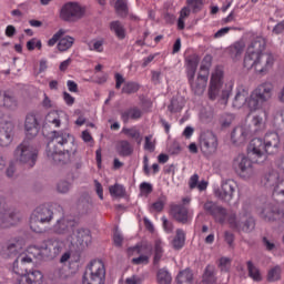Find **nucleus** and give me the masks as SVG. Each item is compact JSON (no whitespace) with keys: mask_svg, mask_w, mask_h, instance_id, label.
<instances>
[{"mask_svg":"<svg viewBox=\"0 0 284 284\" xmlns=\"http://www.w3.org/2000/svg\"><path fill=\"white\" fill-rule=\"evenodd\" d=\"M89 50H92L94 52H102L103 51V39L99 40H91L89 43Z\"/></svg>","mask_w":284,"mask_h":284,"instance_id":"3c124183","label":"nucleus"},{"mask_svg":"<svg viewBox=\"0 0 284 284\" xmlns=\"http://www.w3.org/2000/svg\"><path fill=\"white\" fill-rule=\"evenodd\" d=\"M109 192L113 199H121L122 196H125V187H123L121 184L109 186Z\"/></svg>","mask_w":284,"mask_h":284,"instance_id":"e433bc0d","label":"nucleus"},{"mask_svg":"<svg viewBox=\"0 0 284 284\" xmlns=\"http://www.w3.org/2000/svg\"><path fill=\"white\" fill-rule=\"evenodd\" d=\"M61 114H63L61 111L49 112L47 115L48 123H52L55 128H59L61 125Z\"/></svg>","mask_w":284,"mask_h":284,"instance_id":"58836bf2","label":"nucleus"},{"mask_svg":"<svg viewBox=\"0 0 284 284\" xmlns=\"http://www.w3.org/2000/svg\"><path fill=\"white\" fill-rule=\"evenodd\" d=\"M280 215L281 213L276 212V209L272 205H266L261 212V216L264 221H276Z\"/></svg>","mask_w":284,"mask_h":284,"instance_id":"c85d7f7f","label":"nucleus"},{"mask_svg":"<svg viewBox=\"0 0 284 284\" xmlns=\"http://www.w3.org/2000/svg\"><path fill=\"white\" fill-rule=\"evenodd\" d=\"M190 8L184 7L181 11H180V17L178 20V28L179 30H184L185 29V19H187V17H190Z\"/></svg>","mask_w":284,"mask_h":284,"instance_id":"c03bdc74","label":"nucleus"},{"mask_svg":"<svg viewBox=\"0 0 284 284\" xmlns=\"http://www.w3.org/2000/svg\"><path fill=\"white\" fill-rule=\"evenodd\" d=\"M115 152L120 156H130L134 152V149L128 140H120L115 144Z\"/></svg>","mask_w":284,"mask_h":284,"instance_id":"a878e982","label":"nucleus"},{"mask_svg":"<svg viewBox=\"0 0 284 284\" xmlns=\"http://www.w3.org/2000/svg\"><path fill=\"white\" fill-rule=\"evenodd\" d=\"M122 134H125V136H128L129 139H134L135 141H138V143H141V133L139 132V130L134 128L132 129L123 128Z\"/></svg>","mask_w":284,"mask_h":284,"instance_id":"49530a36","label":"nucleus"},{"mask_svg":"<svg viewBox=\"0 0 284 284\" xmlns=\"http://www.w3.org/2000/svg\"><path fill=\"white\" fill-rule=\"evenodd\" d=\"M232 266V260L229 257H221L219 267L222 272H230V267Z\"/></svg>","mask_w":284,"mask_h":284,"instance_id":"5fc2aeb1","label":"nucleus"},{"mask_svg":"<svg viewBox=\"0 0 284 284\" xmlns=\"http://www.w3.org/2000/svg\"><path fill=\"white\" fill-rule=\"evenodd\" d=\"M186 3L192 8L193 12H199L203 8V0H186Z\"/></svg>","mask_w":284,"mask_h":284,"instance_id":"4d7b16f0","label":"nucleus"},{"mask_svg":"<svg viewBox=\"0 0 284 284\" xmlns=\"http://www.w3.org/2000/svg\"><path fill=\"white\" fill-rule=\"evenodd\" d=\"M248 152L255 154V156H263L268 151L263 139L254 138L248 145Z\"/></svg>","mask_w":284,"mask_h":284,"instance_id":"b1692460","label":"nucleus"},{"mask_svg":"<svg viewBox=\"0 0 284 284\" xmlns=\"http://www.w3.org/2000/svg\"><path fill=\"white\" fill-rule=\"evenodd\" d=\"M0 106L8 108L9 110H13V108H17V101L14 100V98H12L8 93H4V94L0 93Z\"/></svg>","mask_w":284,"mask_h":284,"instance_id":"72a5a7b5","label":"nucleus"},{"mask_svg":"<svg viewBox=\"0 0 284 284\" xmlns=\"http://www.w3.org/2000/svg\"><path fill=\"white\" fill-rule=\"evenodd\" d=\"M150 261V256L149 255H140L136 258L132 260V263H134V265H148Z\"/></svg>","mask_w":284,"mask_h":284,"instance_id":"680f3d73","label":"nucleus"},{"mask_svg":"<svg viewBox=\"0 0 284 284\" xmlns=\"http://www.w3.org/2000/svg\"><path fill=\"white\" fill-rule=\"evenodd\" d=\"M61 252V247L54 246V244H49L45 248L41 250L37 246H30L26 252L19 254L17 260L13 262L12 272L14 274H20L23 272L20 265H26L28 263H32V256H39V254H45L53 258V256L59 255Z\"/></svg>","mask_w":284,"mask_h":284,"instance_id":"7ed1b4c3","label":"nucleus"},{"mask_svg":"<svg viewBox=\"0 0 284 284\" xmlns=\"http://www.w3.org/2000/svg\"><path fill=\"white\" fill-rule=\"evenodd\" d=\"M200 61L201 58H199V54L196 53L189 55L185 59L186 77L189 79L191 89L195 94H203V92H205V88L207 85V77H210V68H212V57H204L200 67V73L197 75V79L196 81H194V77L196 75V69L199 68Z\"/></svg>","mask_w":284,"mask_h":284,"instance_id":"f257e3e1","label":"nucleus"},{"mask_svg":"<svg viewBox=\"0 0 284 284\" xmlns=\"http://www.w3.org/2000/svg\"><path fill=\"white\" fill-rule=\"evenodd\" d=\"M171 214L179 223H190L194 216V211L179 204L171 207Z\"/></svg>","mask_w":284,"mask_h":284,"instance_id":"f3484780","label":"nucleus"},{"mask_svg":"<svg viewBox=\"0 0 284 284\" xmlns=\"http://www.w3.org/2000/svg\"><path fill=\"white\" fill-rule=\"evenodd\" d=\"M234 192H236V182L234 180L223 181L221 187L214 190L215 196L226 203L234 199Z\"/></svg>","mask_w":284,"mask_h":284,"instance_id":"2eb2a0df","label":"nucleus"},{"mask_svg":"<svg viewBox=\"0 0 284 284\" xmlns=\"http://www.w3.org/2000/svg\"><path fill=\"white\" fill-rule=\"evenodd\" d=\"M24 132L27 139H34V136L39 134V121L37 120V115L30 113L26 116Z\"/></svg>","mask_w":284,"mask_h":284,"instance_id":"4be33fe9","label":"nucleus"},{"mask_svg":"<svg viewBox=\"0 0 284 284\" xmlns=\"http://www.w3.org/2000/svg\"><path fill=\"white\" fill-rule=\"evenodd\" d=\"M85 14V8H83L78 2H67L59 11V17L62 21H68L69 23H74L80 19H83Z\"/></svg>","mask_w":284,"mask_h":284,"instance_id":"1a4fd4ad","label":"nucleus"},{"mask_svg":"<svg viewBox=\"0 0 284 284\" xmlns=\"http://www.w3.org/2000/svg\"><path fill=\"white\" fill-rule=\"evenodd\" d=\"M53 219V213L50 209L45 206H39L37 207L31 216L29 225L33 232H41V223H50Z\"/></svg>","mask_w":284,"mask_h":284,"instance_id":"9d476101","label":"nucleus"},{"mask_svg":"<svg viewBox=\"0 0 284 284\" xmlns=\"http://www.w3.org/2000/svg\"><path fill=\"white\" fill-rule=\"evenodd\" d=\"M278 143H281L278 133H268L264 138V145L266 146L267 152H270V148H278Z\"/></svg>","mask_w":284,"mask_h":284,"instance_id":"7c9ffc66","label":"nucleus"},{"mask_svg":"<svg viewBox=\"0 0 284 284\" xmlns=\"http://www.w3.org/2000/svg\"><path fill=\"white\" fill-rule=\"evenodd\" d=\"M158 283L159 284H170L172 283V275L170 274V272L165 271V270H160L158 272Z\"/></svg>","mask_w":284,"mask_h":284,"instance_id":"de8ad7c7","label":"nucleus"},{"mask_svg":"<svg viewBox=\"0 0 284 284\" xmlns=\"http://www.w3.org/2000/svg\"><path fill=\"white\" fill-rule=\"evenodd\" d=\"M192 281H194V275L190 270H184L176 276V284H192Z\"/></svg>","mask_w":284,"mask_h":284,"instance_id":"473e14b6","label":"nucleus"},{"mask_svg":"<svg viewBox=\"0 0 284 284\" xmlns=\"http://www.w3.org/2000/svg\"><path fill=\"white\" fill-rule=\"evenodd\" d=\"M156 148V140H154L153 135H146L144 138V150H148V152H154Z\"/></svg>","mask_w":284,"mask_h":284,"instance_id":"8fccbe9b","label":"nucleus"},{"mask_svg":"<svg viewBox=\"0 0 284 284\" xmlns=\"http://www.w3.org/2000/svg\"><path fill=\"white\" fill-rule=\"evenodd\" d=\"M68 241L70 243H79V245H88L89 243H92V236L90 235L89 231H79L77 235V241H74V237H68Z\"/></svg>","mask_w":284,"mask_h":284,"instance_id":"cd10ccee","label":"nucleus"},{"mask_svg":"<svg viewBox=\"0 0 284 284\" xmlns=\"http://www.w3.org/2000/svg\"><path fill=\"white\" fill-rule=\"evenodd\" d=\"M281 266H275L268 271L267 278L271 283H276V281H281L282 274Z\"/></svg>","mask_w":284,"mask_h":284,"instance_id":"a18cd8bd","label":"nucleus"},{"mask_svg":"<svg viewBox=\"0 0 284 284\" xmlns=\"http://www.w3.org/2000/svg\"><path fill=\"white\" fill-rule=\"evenodd\" d=\"M21 245H22V242L20 241L10 242L7 245L6 254L8 256H14V254H19V250H21Z\"/></svg>","mask_w":284,"mask_h":284,"instance_id":"79ce46f5","label":"nucleus"},{"mask_svg":"<svg viewBox=\"0 0 284 284\" xmlns=\"http://www.w3.org/2000/svg\"><path fill=\"white\" fill-rule=\"evenodd\" d=\"M82 284H105V265L99 261H92L85 268Z\"/></svg>","mask_w":284,"mask_h":284,"instance_id":"0eeeda50","label":"nucleus"},{"mask_svg":"<svg viewBox=\"0 0 284 284\" xmlns=\"http://www.w3.org/2000/svg\"><path fill=\"white\" fill-rule=\"evenodd\" d=\"M232 121H234V115L226 114L221 119V123L223 128H229V125H232Z\"/></svg>","mask_w":284,"mask_h":284,"instance_id":"e2e57ef3","label":"nucleus"},{"mask_svg":"<svg viewBox=\"0 0 284 284\" xmlns=\"http://www.w3.org/2000/svg\"><path fill=\"white\" fill-rule=\"evenodd\" d=\"M113 243L116 247H121L123 245V235H121L118 231L113 234Z\"/></svg>","mask_w":284,"mask_h":284,"instance_id":"69168bd1","label":"nucleus"},{"mask_svg":"<svg viewBox=\"0 0 284 284\" xmlns=\"http://www.w3.org/2000/svg\"><path fill=\"white\" fill-rule=\"evenodd\" d=\"M162 223H163L164 232H166V234H171L172 230H174V226L170 221H168V217L163 216Z\"/></svg>","mask_w":284,"mask_h":284,"instance_id":"0e129e2a","label":"nucleus"},{"mask_svg":"<svg viewBox=\"0 0 284 284\" xmlns=\"http://www.w3.org/2000/svg\"><path fill=\"white\" fill-rule=\"evenodd\" d=\"M47 45H49V48L57 45L59 52H68V50L74 45V38L65 36V29H59L52 38L48 40Z\"/></svg>","mask_w":284,"mask_h":284,"instance_id":"9b49d317","label":"nucleus"},{"mask_svg":"<svg viewBox=\"0 0 284 284\" xmlns=\"http://www.w3.org/2000/svg\"><path fill=\"white\" fill-rule=\"evenodd\" d=\"M203 282L206 284H214L216 283V275L214 266H207L205 268L204 275H203Z\"/></svg>","mask_w":284,"mask_h":284,"instance_id":"4c0bfd02","label":"nucleus"},{"mask_svg":"<svg viewBox=\"0 0 284 284\" xmlns=\"http://www.w3.org/2000/svg\"><path fill=\"white\" fill-rule=\"evenodd\" d=\"M247 101H250L247 90L239 89L233 101V106L237 110L243 108V105L247 108Z\"/></svg>","mask_w":284,"mask_h":284,"instance_id":"bb28decb","label":"nucleus"},{"mask_svg":"<svg viewBox=\"0 0 284 284\" xmlns=\"http://www.w3.org/2000/svg\"><path fill=\"white\" fill-rule=\"evenodd\" d=\"M110 30L111 32H114L118 39H125V28H123V24H121V22L119 21L111 22Z\"/></svg>","mask_w":284,"mask_h":284,"instance_id":"c9c22d12","label":"nucleus"},{"mask_svg":"<svg viewBox=\"0 0 284 284\" xmlns=\"http://www.w3.org/2000/svg\"><path fill=\"white\" fill-rule=\"evenodd\" d=\"M14 132V124L12 122H6L0 124V145L8 148L12 143V136Z\"/></svg>","mask_w":284,"mask_h":284,"instance_id":"aec40b11","label":"nucleus"},{"mask_svg":"<svg viewBox=\"0 0 284 284\" xmlns=\"http://www.w3.org/2000/svg\"><path fill=\"white\" fill-rule=\"evenodd\" d=\"M163 256V241L155 240L154 242V263H159Z\"/></svg>","mask_w":284,"mask_h":284,"instance_id":"37998d69","label":"nucleus"},{"mask_svg":"<svg viewBox=\"0 0 284 284\" xmlns=\"http://www.w3.org/2000/svg\"><path fill=\"white\" fill-rule=\"evenodd\" d=\"M233 168L236 172L244 176V179L254 174V170H252V161H250V159L243 154H240L234 159Z\"/></svg>","mask_w":284,"mask_h":284,"instance_id":"dca6fc26","label":"nucleus"},{"mask_svg":"<svg viewBox=\"0 0 284 284\" xmlns=\"http://www.w3.org/2000/svg\"><path fill=\"white\" fill-rule=\"evenodd\" d=\"M204 210L207 214L214 216L219 223H223L225 221V209L216 205V203L212 201H207L204 203Z\"/></svg>","mask_w":284,"mask_h":284,"instance_id":"5701e85b","label":"nucleus"},{"mask_svg":"<svg viewBox=\"0 0 284 284\" xmlns=\"http://www.w3.org/2000/svg\"><path fill=\"white\" fill-rule=\"evenodd\" d=\"M21 221L19 213H12L6 207H0V227H12V225H17Z\"/></svg>","mask_w":284,"mask_h":284,"instance_id":"412c9836","label":"nucleus"},{"mask_svg":"<svg viewBox=\"0 0 284 284\" xmlns=\"http://www.w3.org/2000/svg\"><path fill=\"white\" fill-rule=\"evenodd\" d=\"M77 152L74 138L67 132H54L47 146V156L51 163H68L70 154Z\"/></svg>","mask_w":284,"mask_h":284,"instance_id":"f03ea898","label":"nucleus"},{"mask_svg":"<svg viewBox=\"0 0 284 284\" xmlns=\"http://www.w3.org/2000/svg\"><path fill=\"white\" fill-rule=\"evenodd\" d=\"M200 148L204 154H214L219 148V139L212 131H206L201 134Z\"/></svg>","mask_w":284,"mask_h":284,"instance_id":"ddd939ff","label":"nucleus"},{"mask_svg":"<svg viewBox=\"0 0 284 284\" xmlns=\"http://www.w3.org/2000/svg\"><path fill=\"white\" fill-rule=\"evenodd\" d=\"M229 223L232 227L242 230L243 232H252L254 229V219L250 214L245 213L240 216L231 215L229 217Z\"/></svg>","mask_w":284,"mask_h":284,"instance_id":"4468645a","label":"nucleus"},{"mask_svg":"<svg viewBox=\"0 0 284 284\" xmlns=\"http://www.w3.org/2000/svg\"><path fill=\"white\" fill-rule=\"evenodd\" d=\"M134 252H136V254H141V252H144L145 254H148V256H152V248L148 246H135L133 248H129V254H134Z\"/></svg>","mask_w":284,"mask_h":284,"instance_id":"6e6d98bb","label":"nucleus"},{"mask_svg":"<svg viewBox=\"0 0 284 284\" xmlns=\"http://www.w3.org/2000/svg\"><path fill=\"white\" fill-rule=\"evenodd\" d=\"M247 270H248V276L256 281L257 283L260 281H263V276H261V271L252 262H247Z\"/></svg>","mask_w":284,"mask_h":284,"instance_id":"ea45409f","label":"nucleus"},{"mask_svg":"<svg viewBox=\"0 0 284 284\" xmlns=\"http://www.w3.org/2000/svg\"><path fill=\"white\" fill-rule=\"evenodd\" d=\"M126 284H141V277L133 275L132 277L126 278Z\"/></svg>","mask_w":284,"mask_h":284,"instance_id":"774afa93","label":"nucleus"},{"mask_svg":"<svg viewBox=\"0 0 284 284\" xmlns=\"http://www.w3.org/2000/svg\"><path fill=\"white\" fill-rule=\"evenodd\" d=\"M265 38L260 36L254 37L246 49L245 57H250L252 59L253 57H261L265 54Z\"/></svg>","mask_w":284,"mask_h":284,"instance_id":"a211bd4d","label":"nucleus"},{"mask_svg":"<svg viewBox=\"0 0 284 284\" xmlns=\"http://www.w3.org/2000/svg\"><path fill=\"white\" fill-rule=\"evenodd\" d=\"M58 192H60L61 194H65V192H70V183L60 182L58 184Z\"/></svg>","mask_w":284,"mask_h":284,"instance_id":"338daca9","label":"nucleus"},{"mask_svg":"<svg viewBox=\"0 0 284 284\" xmlns=\"http://www.w3.org/2000/svg\"><path fill=\"white\" fill-rule=\"evenodd\" d=\"M16 161L26 165L27 168H34L37 158L39 156V150L28 141H23L14 151L13 154Z\"/></svg>","mask_w":284,"mask_h":284,"instance_id":"423d86ee","label":"nucleus"},{"mask_svg":"<svg viewBox=\"0 0 284 284\" xmlns=\"http://www.w3.org/2000/svg\"><path fill=\"white\" fill-rule=\"evenodd\" d=\"M173 250H182L183 245H185V232L181 229L176 230V234L171 242Z\"/></svg>","mask_w":284,"mask_h":284,"instance_id":"c756f323","label":"nucleus"},{"mask_svg":"<svg viewBox=\"0 0 284 284\" xmlns=\"http://www.w3.org/2000/svg\"><path fill=\"white\" fill-rule=\"evenodd\" d=\"M115 10L120 17L128 14V2L125 0H118L115 2Z\"/></svg>","mask_w":284,"mask_h":284,"instance_id":"09e8293b","label":"nucleus"},{"mask_svg":"<svg viewBox=\"0 0 284 284\" xmlns=\"http://www.w3.org/2000/svg\"><path fill=\"white\" fill-rule=\"evenodd\" d=\"M231 139L233 143H245V139H247V132L242 126H237L232 132Z\"/></svg>","mask_w":284,"mask_h":284,"instance_id":"2f4dec72","label":"nucleus"},{"mask_svg":"<svg viewBox=\"0 0 284 284\" xmlns=\"http://www.w3.org/2000/svg\"><path fill=\"white\" fill-rule=\"evenodd\" d=\"M62 99L65 103V105H68L69 108H72V105H74V97H72V94L68 93V91H64L62 93Z\"/></svg>","mask_w":284,"mask_h":284,"instance_id":"052dcab7","label":"nucleus"},{"mask_svg":"<svg viewBox=\"0 0 284 284\" xmlns=\"http://www.w3.org/2000/svg\"><path fill=\"white\" fill-rule=\"evenodd\" d=\"M244 68H246V70H254L256 74L265 77V74L274 68V55L264 53L253 58L244 57Z\"/></svg>","mask_w":284,"mask_h":284,"instance_id":"39448f33","label":"nucleus"},{"mask_svg":"<svg viewBox=\"0 0 284 284\" xmlns=\"http://www.w3.org/2000/svg\"><path fill=\"white\" fill-rule=\"evenodd\" d=\"M36 48L38 50H41V48H43L41 40L33 38L27 42V50H29L30 52H32V50H34Z\"/></svg>","mask_w":284,"mask_h":284,"instance_id":"864d4df0","label":"nucleus"},{"mask_svg":"<svg viewBox=\"0 0 284 284\" xmlns=\"http://www.w3.org/2000/svg\"><path fill=\"white\" fill-rule=\"evenodd\" d=\"M245 52V41L240 40L230 47V54L233 61H241Z\"/></svg>","mask_w":284,"mask_h":284,"instance_id":"393cba45","label":"nucleus"},{"mask_svg":"<svg viewBox=\"0 0 284 284\" xmlns=\"http://www.w3.org/2000/svg\"><path fill=\"white\" fill-rule=\"evenodd\" d=\"M13 284H43V273L32 270L26 273H16L12 278Z\"/></svg>","mask_w":284,"mask_h":284,"instance_id":"f8f14e48","label":"nucleus"},{"mask_svg":"<svg viewBox=\"0 0 284 284\" xmlns=\"http://www.w3.org/2000/svg\"><path fill=\"white\" fill-rule=\"evenodd\" d=\"M223 83H225V72L223 67H215L211 72L207 97L210 101H216L221 91L223 90Z\"/></svg>","mask_w":284,"mask_h":284,"instance_id":"6e6552de","label":"nucleus"},{"mask_svg":"<svg viewBox=\"0 0 284 284\" xmlns=\"http://www.w3.org/2000/svg\"><path fill=\"white\" fill-rule=\"evenodd\" d=\"M274 93V84L272 82H263L255 88L247 101V109L250 112H258V110H263V106L270 99H272V94Z\"/></svg>","mask_w":284,"mask_h":284,"instance_id":"20e7f679","label":"nucleus"},{"mask_svg":"<svg viewBox=\"0 0 284 284\" xmlns=\"http://www.w3.org/2000/svg\"><path fill=\"white\" fill-rule=\"evenodd\" d=\"M140 192L142 196H148V194H152V184L148 182L141 183Z\"/></svg>","mask_w":284,"mask_h":284,"instance_id":"bf43d9fd","label":"nucleus"},{"mask_svg":"<svg viewBox=\"0 0 284 284\" xmlns=\"http://www.w3.org/2000/svg\"><path fill=\"white\" fill-rule=\"evenodd\" d=\"M142 114H143V112H141L140 109L132 108L131 110L122 113V121L124 123H128V121H130V119H141Z\"/></svg>","mask_w":284,"mask_h":284,"instance_id":"f704fd0d","label":"nucleus"},{"mask_svg":"<svg viewBox=\"0 0 284 284\" xmlns=\"http://www.w3.org/2000/svg\"><path fill=\"white\" fill-rule=\"evenodd\" d=\"M52 232L62 236H70L74 232V221L68 217H61L52 226Z\"/></svg>","mask_w":284,"mask_h":284,"instance_id":"6ab92c4d","label":"nucleus"},{"mask_svg":"<svg viewBox=\"0 0 284 284\" xmlns=\"http://www.w3.org/2000/svg\"><path fill=\"white\" fill-rule=\"evenodd\" d=\"M276 183H278V173L273 172L268 174V176H266L265 185H267L268 187H272V185H276Z\"/></svg>","mask_w":284,"mask_h":284,"instance_id":"13d9d810","label":"nucleus"},{"mask_svg":"<svg viewBox=\"0 0 284 284\" xmlns=\"http://www.w3.org/2000/svg\"><path fill=\"white\" fill-rule=\"evenodd\" d=\"M122 92L124 94H134V92H139V85L135 82H128L122 88Z\"/></svg>","mask_w":284,"mask_h":284,"instance_id":"603ef678","label":"nucleus"},{"mask_svg":"<svg viewBox=\"0 0 284 284\" xmlns=\"http://www.w3.org/2000/svg\"><path fill=\"white\" fill-rule=\"evenodd\" d=\"M165 203H168V197L165 195H161L156 202L151 204L150 210L151 212H163L165 207Z\"/></svg>","mask_w":284,"mask_h":284,"instance_id":"a19ab883","label":"nucleus"}]
</instances>
